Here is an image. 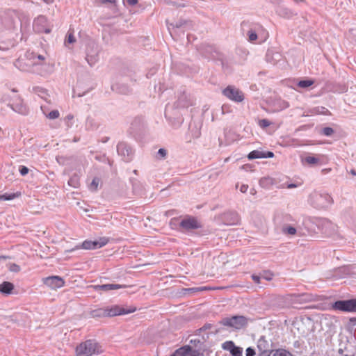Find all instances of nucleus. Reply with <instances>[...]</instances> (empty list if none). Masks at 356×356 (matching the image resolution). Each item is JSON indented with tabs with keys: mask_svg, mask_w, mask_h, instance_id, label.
I'll return each mask as SVG.
<instances>
[{
	"mask_svg": "<svg viewBox=\"0 0 356 356\" xmlns=\"http://www.w3.org/2000/svg\"><path fill=\"white\" fill-rule=\"evenodd\" d=\"M35 53L27 51L24 56L19 57L15 63V66L22 72H34V67L38 65L35 62Z\"/></svg>",
	"mask_w": 356,
	"mask_h": 356,
	"instance_id": "f257e3e1",
	"label": "nucleus"
},
{
	"mask_svg": "<svg viewBox=\"0 0 356 356\" xmlns=\"http://www.w3.org/2000/svg\"><path fill=\"white\" fill-rule=\"evenodd\" d=\"M308 202L314 208L323 209L330 207L333 200L327 193L314 191L309 195Z\"/></svg>",
	"mask_w": 356,
	"mask_h": 356,
	"instance_id": "f03ea898",
	"label": "nucleus"
},
{
	"mask_svg": "<svg viewBox=\"0 0 356 356\" xmlns=\"http://www.w3.org/2000/svg\"><path fill=\"white\" fill-rule=\"evenodd\" d=\"M102 352L101 346L94 340H87L76 348V356H92Z\"/></svg>",
	"mask_w": 356,
	"mask_h": 356,
	"instance_id": "7ed1b4c3",
	"label": "nucleus"
},
{
	"mask_svg": "<svg viewBox=\"0 0 356 356\" xmlns=\"http://www.w3.org/2000/svg\"><path fill=\"white\" fill-rule=\"evenodd\" d=\"M220 323L235 330H241L248 325V318L244 316H233L222 318Z\"/></svg>",
	"mask_w": 356,
	"mask_h": 356,
	"instance_id": "20e7f679",
	"label": "nucleus"
},
{
	"mask_svg": "<svg viewBox=\"0 0 356 356\" xmlns=\"http://www.w3.org/2000/svg\"><path fill=\"white\" fill-rule=\"evenodd\" d=\"M6 28L8 31L9 38L7 41H0V50L7 51L15 46V37L16 35L15 27L12 19L8 18L6 20Z\"/></svg>",
	"mask_w": 356,
	"mask_h": 356,
	"instance_id": "39448f33",
	"label": "nucleus"
},
{
	"mask_svg": "<svg viewBox=\"0 0 356 356\" xmlns=\"http://www.w3.org/2000/svg\"><path fill=\"white\" fill-rule=\"evenodd\" d=\"M332 309L344 312L356 313V298L337 300L332 304Z\"/></svg>",
	"mask_w": 356,
	"mask_h": 356,
	"instance_id": "423d86ee",
	"label": "nucleus"
},
{
	"mask_svg": "<svg viewBox=\"0 0 356 356\" xmlns=\"http://www.w3.org/2000/svg\"><path fill=\"white\" fill-rule=\"evenodd\" d=\"M8 106L19 114L26 115L29 113L28 107L24 104L23 100L17 95H13V99L12 102L8 103Z\"/></svg>",
	"mask_w": 356,
	"mask_h": 356,
	"instance_id": "0eeeda50",
	"label": "nucleus"
},
{
	"mask_svg": "<svg viewBox=\"0 0 356 356\" xmlns=\"http://www.w3.org/2000/svg\"><path fill=\"white\" fill-rule=\"evenodd\" d=\"M201 224L193 217H188L181 220L179 222V229L182 232H189L193 229L200 228Z\"/></svg>",
	"mask_w": 356,
	"mask_h": 356,
	"instance_id": "6e6552de",
	"label": "nucleus"
},
{
	"mask_svg": "<svg viewBox=\"0 0 356 356\" xmlns=\"http://www.w3.org/2000/svg\"><path fill=\"white\" fill-rule=\"evenodd\" d=\"M222 94L228 99L236 102H241L244 99L243 92L232 86H229L224 89Z\"/></svg>",
	"mask_w": 356,
	"mask_h": 356,
	"instance_id": "1a4fd4ad",
	"label": "nucleus"
},
{
	"mask_svg": "<svg viewBox=\"0 0 356 356\" xmlns=\"http://www.w3.org/2000/svg\"><path fill=\"white\" fill-rule=\"evenodd\" d=\"M33 27L35 32L40 33H44L48 34L51 31V29L47 24V18L42 15H40L35 19Z\"/></svg>",
	"mask_w": 356,
	"mask_h": 356,
	"instance_id": "9d476101",
	"label": "nucleus"
},
{
	"mask_svg": "<svg viewBox=\"0 0 356 356\" xmlns=\"http://www.w3.org/2000/svg\"><path fill=\"white\" fill-rule=\"evenodd\" d=\"M106 316L109 317L118 316V315H124L128 314L130 313H133L136 310V307H131L129 309H126L124 307H121L118 305L113 306L111 307H106Z\"/></svg>",
	"mask_w": 356,
	"mask_h": 356,
	"instance_id": "9b49d317",
	"label": "nucleus"
},
{
	"mask_svg": "<svg viewBox=\"0 0 356 356\" xmlns=\"http://www.w3.org/2000/svg\"><path fill=\"white\" fill-rule=\"evenodd\" d=\"M43 283L51 289L61 288L65 284L63 279L59 276H49L43 279Z\"/></svg>",
	"mask_w": 356,
	"mask_h": 356,
	"instance_id": "f8f14e48",
	"label": "nucleus"
},
{
	"mask_svg": "<svg viewBox=\"0 0 356 356\" xmlns=\"http://www.w3.org/2000/svg\"><path fill=\"white\" fill-rule=\"evenodd\" d=\"M108 242V239L105 237L95 241H85L82 243L81 248L85 250H95L104 246Z\"/></svg>",
	"mask_w": 356,
	"mask_h": 356,
	"instance_id": "ddd939ff",
	"label": "nucleus"
},
{
	"mask_svg": "<svg viewBox=\"0 0 356 356\" xmlns=\"http://www.w3.org/2000/svg\"><path fill=\"white\" fill-rule=\"evenodd\" d=\"M117 152L119 155L122 156V159L125 162H129L131 161L132 150L127 144L123 143L118 144Z\"/></svg>",
	"mask_w": 356,
	"mask_h": 356,
	"instance_id": "4468645a",
	"label": "nucleus"
},
{
	"mask_svg": "<svg viewBox=\"0 0 356 356\" xmlns=\"http://www.w3.org/2000/svg\"><path fill=\"white\" fill-rule=\"evenodd\" d=\"M301 163L303 165L315 166L321 164L320 156H314L312 154H307L305 156H300Z\"/></svg>",
	"mask_w": 356,
	"mask_h": 356,
	"instance_id": "2eb2a0df",
	"label": "nucleus"
},
{
	"mask_svg": "<svg viewBox=\"0 0 356 356\" xmlns=\"http://www.w3.org/2000/svg\"><path fill=\"white\" fill-rule=\"evenodd\" d=\"M172 356H199V352L190 346H184L176 350Z\"/></svg>",
	"mask_w": 356,
	"mask_h": 356,
	"instance_id": "dca6fc26",
	"label": "nucleus"
},
{
	"mask_svg": "<svg viewBox=\"0 0 356 356\" xmlns=\"http://www.w3.org/2000/svg\"><path fill=\"white\" fill-rule=\"evenodd\" d=\"M96 291H108L111 290H118L120 289L125 288V285H122L119 284H106L101 285H95L92 286Z\"/></svg>",
	"mask_w": 356,
	"mask_h": 356,
	"instance_id": "f3484780",
	"label": "nucleus"
},
{
	"mask_svg": "<svg viewBox=\"0 0 356 356\" xmlns=\"http://www.w3.org/2000/svg\"><path fill=\"white\" fill-rule=\"evenodd\" d=\"M291 300L293 302H299V303H303V302H307L312 300V296L308 293H301V294H291Z\"/></svg>",
	"mask_w": 356,
	"mask_h": 356,
	"instance_id": "a211bd4d",
	"label": "nucleus"
},
{
	"mask_svg": "<svg viewBox=\"0 0 356 356\" xmlns=\"http://www.w3.org/2000/svg\"><path fill=\"white\" fill-rule=\"evenodd\" d=\"M257 348L262 354L267 353L270 350V344L264 336H261L259 339Z\"/></svg>",
	"mask_w": 356,
	"mask_h": 356,
	"instance_id": "6ab92c4d",
	"label": "nucleus"
},
{
	"mask_svg": "<svg viewBox=\"0 0 356 356\" xmlns=\"http://www.w3.org/2000/svg\"><path fill=\"white\" fill-rule=\"evenodd\" d=\"M32 92L37 94L42 99L46 102H49L48 97H49L47 90L40 86H33L32 88Z\"/></svg>",
	"mask_w": 356,
	"mask_h": 356,
	"instance_id": "aec40b11",
	"label": "nucleus"
},
{
	"mask_svg": "<svg viewBox=\"0 0 356 356\" xmlns=\"http://www.w3.org/2000/svg\"><path fill=\"white\" fill-rule=\"evenodd\" d=\"M112 89L122 95H127L131 92V89L125 84L113 85Z\"/></svg>",
	"mask_w": 356,
	"mask_h": 356,
	"instance_id": "412c9836",
	"label": "nucleus"
},
{
	"mask_svg": "<svg viewBox=\"0 0 356 356\" xmlns=\"http://www.w3.org/2000/svg\"><path fill=\"white\" fill-rule=\"evenodd\" d=\"M86 60L90 66L95 65L98 60V54L97 51L90 52L89 49H88L86 52Z\"/></svg>",
	"mask_w": 356,
	"mask_h": 356,
	"instance_id": "4be33fe9",
	"label": "nucleus"
},
{
	"mask_svg": "<svg viewBox=\"0 0 356 356\" xmlns=\"http://www.w3.org/2000/svg\"><path fill=\"white\" fill-rule=\"evenodd\" d=\"M14 289V285L9 282H3L0 284V292L3 294H10Z\"/></svg>",
	"mask_w": 356,
	"mask_h": 356,
	"instance_id": "5701e85b",
	"label": "nucleus"
},
{
	"mask_svg": "<svg viewBox=\"0 0 356 356\" xmlns=\"http://www.w3.org/2000/svg\"><path fill=\"white\" fill-rule=\"evenodd\" d=\"M90 315L92 318L107 317L106 308H98L93 309L90 312Z\"/></svg>",
	"mask_w": 356,
	"mask_h": 356,
	"instance_id": "b1692460",
	"label": "nucleus"
},
{
	"mask_svg": "<svg viewBox=\"0 0 356 356\" xmlns=\"http://www.w3.org/2000/svg\"><path fill=\"white\" fill-rule=\"evenodd\" d=\"M264 156H264V152L259 151V150L252 151L248 155V158L250 160L264 158Z\"/></svg>",
	"mask_w": 356,
	"mask_h": 356,
	"instance_id": "393cba45",
	"label": "nucleus"
},
{
	"mask_svg": "<svg viewBox=\"0 0 356 356\" xmlns=\"http://www.w3.org/2000/svg\"><path fill=\"white\" fill-rule=\"evenodd\" d=\"M275 106L277 107V111H282L286 109L289 107V104L288 102L282 99H279L275 104Z\"/></svg>",
	"mask_w": 356,
	"mask_h": 356,
	"instance_id": "a878e982",
	"label": "nucleus"
},
{
	"mask_svg": "<svg viewBox=\"0 0 356 356\" xmlns=\"http://www.w3.org/2000/svg\"><path fill=\"white\" fill-rule=\"evenodd\" d=\"M41 109L42 110L43 113L50 120L56 119L60 115L59 111L58 110L51 111L48 114H47L44 111L43 106H41Z\"/></svg>",
	"mask_w": 356,
	"mask_h": 356,
	"instance_id": "bb28decb",
	"label": "nucleus"
},
{
	"mask_svg": "<svg viewBox=\"0 0 356 356\" xmlns=\"http://www.w3.org/2000/svg\"><path fill=\"white\" fill-rule=\"evenodd\" d=\"M314 81L312 79L301 80L298 81L297 86L302 88H307L314 84Z\"/></svg>",
	"mask_w": 356,
	"mask_h": 356,
	"instance_id": "cd10ccee",
	"label": "nucleus"
},
{
	"mask_svg": "<svg viewBox=\"0 0 356 356\" xmlns=\"http://www.w3.org/2000/svg\"><path fill=\"white\" fill-rule=\"evenodd\" d=\"M68 184L74 188H78L79 186V178L77 175L71 177L68 181Z\"/></svg>",
	"mask_w": 356,
	"mask_h": 356,
	"instance_id": "c85d7f7f",
	"label": "nucleus"
},
{
	"mask_svg": "<svg viewBox=\"0 0 356 356\" xmlns=\"http://www.w3.org/2000/svg\"><path fill=\"white\" fill-rule=\"evenodd\" d=\"M273 184V179L270 177H263L259 180V185L261 187H268Z\"/></svg>",
	"mask_w": 356,
	"mask_h": 356,
	"instance_id": "c756f323",
	"label": "nucleus"
},
{
	"mask_svg": "<svg viewBox=\"0 0 356 356\" xmlns=\"http://www.w3.org/2000/svg\"><path fill=\"white\" fill-rule=\"evenodd\" d=\"M99 182L100 179L99 177H95L89 185V189L93 192L96 191L98 188Z\"/></svg>",
	"mask_w": 356,
	"mask_h": 356,
	"instance_id": "7c9ffc66",
	"label": "nucleus"
},
{
	"mask_svg": "<svg viewBox=\"0 0 356 356\" xmlns=\"http://www.w3.org/2000/svg\"><path fill=\"white\" fill-rule=\"evenodd\" d=\"M18 196L19 195L16 193H5L0 195V202L6 200H12Z\"/></svg>",
	"mask_w": 356,
	"mask_h": 356,
	"instance_id": "2f4dec72",
	"label": "nucleus"
},
{
	"mask_svg": "<svg viewBox=\"0 0 356 356\" xmlns=\"http://www.w3.org/2000/svg\"><path fill=\"white\" fill-rule=\"evenodd\" d=\"M235 344L232 341H227L222 343V348L229 353L232 350V348H234Z\"/></svg>",
	"mask_w": 356,
	"mask_h": 356,
	"instance_id": "473e14b6",
	"label": "nucleus"
},
{
	"mask_svg": "<svg viewBox=\"0 0 356 356\" xmlns=\"http://www.w3.org/2000/svg\"><path fill=\"white\" fill-rule=\"evenodd\" d=\"M273 356H293V355L284 349H278L274 352Z\"/></svg>",
	"mask_w": 356,
	"mask_h": 356,
	"instance_id": "72a5a7b5",
	"label": "nucleus"
},
{
	"mask_svg": "<svg viewBox=\"0 0 356 356\" xmlns=\"http://www.w3.org/2000/svg\"><path fill=\"white\" fill-rule=\"evenodd\" d=\"M283 233L289 235H294L296 233V229L292 226H285L282 228Z\"/></svg>",
	"mask_w": 356,
	"mask_h": 356,
	"instance_id": "f704fd0d",
	"label": "nucleus"
},
{
	"mask_svg": "<svg viewBox=\"0 0 356 356\" xmlns=\"http://www.w3.org/2000/svg\"><path fill=\"white\" fill-rule=\"evenodd\" d=\"M242 352V348L235 346L234 348H232L230 353L232 356H243Z\"/></svg>",
	"mask_w": 356,
	"mask_h": 356,
	"instance_id": "c9c22d12",
	"label": "nucleus"
},
{
	"mask_svg": "<svg viewBox=\"0 0 356 356\" xmlns=\"http://www.w3.org/2000/svg\"><path fill=\"white\" fill-rule=\"evenodd\" d=\"M258 124L261 128H266L271 124V122L267 119H261L259 120Z\"/></svg>",
	"mask_w": 356,
	"mask_h": 356,
	"instance_id": "e433bc0d",
	"label": "nucleus"
},
{
	"mask_svg": "<svg viewBox=\"0 0 356 356\" xmlns=\"http://www.w3.org/2000/svg\"><path fill=\"white\" fill-rule=\"evenodd\" d=\"M8 269L11 272L18 273L20 271V266L16 264H10L8 265Z\"/></svg>",
	"mask_w": 356,
	"mask_h": 356,
	"instance_id": "4c0bfd02",
	"label": "nucleus"
},
{
	"mask_svg": "<svg viewBox=\"0 0 356 356\" xmlns=\"http://www.w3.org/2000/svg\"><path fill=\"white\" fill-rule=\"evenodd\" d=\"M248 40L250 42H254L257 39V33L252 30H250L248 31Z\"/></svg>",
	"mask_w": 356,
	"mask_h": 356,
	"instance_id": "58836bf2",
	"label": "nucleus"
},
{
	"mask_svg": "<svg viewBox=\"0 0 356 356\" xmlns=\"http://www.w3.org/2000/svg\"><path fill=\"white\" fill-rule=\"evenodd\" d=\"M321 133L326 136H330L334 133V129L331 127H325L322 129Z\"/></svg>",
	"mask_w": 356,
	"mask_h": 356,
	"instance_id": "ea45409f",
	"label": "nucleus"
},
{
	"mask_svg": "<svg viewBox=\"0 0 356 356\" xmlns=\"http://www.w3.org/2000/svg\"><path fill=\"white\" fill-rule=\"evenodd\" d=\"M13 99V96L11 97L10 95L5 94L3 95L1 98V102L7 104V105L8 106V103L12 102Z\"/></svg>",
	"mask_w": 356,
	"mask_h": 356,
	"instance_id": "a19ab883",
	"label": "nucleus"
},
{
	"mask_svg": "<svg viewBox=\"0 0 356 356\" xmlns=\"http://www.w3.org/2000/svg\"><path fill=\"white\" fill-rule=\"evenodd\" d=\"M159 159H165L167 154V151L163 148H160L157 152Z\"/></svg>",
	"mask_w": 356,
	"mask_h": 356,
	"instance_id": "79ce46f5",
	"label": "nucleus"
},
{
	"mask_svg": "<svg viewBox=\"0 0 356 356\" xmlns=\"http://www.w3.org/2000/svg\"><path fill=\"white\" fill-rule=\"evenodd\" d=\"M73 118H74V116L71 114H69L65 117V120L66 122L67 127H72V123L71 121L73 120Z\"/></svg>",
	"mask_w": 356,
	"mask_h": 356,
	"instance_id": "37998d69",
	"label": "nucleus"
},
{
	"mask_svg": "<svg viewBox=\"0 0 356 356\" xmlns=\"http://www.w3.org/2000/svg\"><path fill=\"white\" fill-rule=\"evenodd\" d=\"M19 172L22 176H24L28 174L29 172V168L26 166L21 165L19 166Z\"/></svg>",
	"mask_w": 356,
	"mask_h": 356,
	"instance_id": "c03bdc74",
	"label": "nucleus"
},
{
	"mask_svg": "<svg viewBox=\"0 0 356 356\" xmlns=\"http://www.w3.org/2000/svg\"><path fill=\"white\" fill-rule=\"evenodd\" d=\"M245 355L246 356H254L255 355V351L253 348L249 347L246 349Z\"/></svg>",
	"mask_w": 356,
	"mask_h": 356,
	"instance_id": "a18cd8bd",
	"label": "nucleus"
},
{
	"mask_svg": "<svg viewBox=\"0 0 356 356\" xmlns=\"http://www.w3.org/2000/svg\"><path fill=\"white\" fill-rule=\"evenodd\" d=\"M278 13L281 15L288 16V13H289V11L286 8H280L278 10Z\"/></svg>",
	"mask_w": 356,
	"mask_h": 356,
	"instance_id": "49530a36",
	"label": "nucleus"
},
{
	"mask_svg": "<svg viewBox=\"0 0 356 356\" xmlns=\"http://www.w3.org/2000/svg\"><path fill=\"white\" fill-rule=\"evenodd\" d=\"M66 41H67V42L71 44V43H73L75 42V38H74V35L70 33V34H68Z\"/></svg>",
	"mask_w": 356,
	"mask_h": 356,
	"instance_id": "de8ad7c7",
	"label": "nucleus"
},
{
	"mask_svg": "<svg viewBox=\"0 0 356 356\" xmlns=\"http://www.w3.org/2000/svg\"><path fill=\"white\" fill-rule=\"evenodd\" d=\"M252 279L254 282V283H256V284H259L260 283V279H261L260 276L256 275H252Z\"/></svg>",
	"mask_w": 356,
	"mask_h": 356,
	"instance_id": "09e8293b",
	"label": "nucleus"
},
{
	"mask_svg": "<svg viewBox=\"0 0 356 356\" xmlns=\"http://www.w3.org/2000/svg\"><path fill=\"white\" fill-rule=\"evenodd\" d=\"M248 189V185H247V184H242L240 187V191L243 193H246Z\"/></svg>",
	"mask_w": 356,
	"mask_h": 356,
	"instance_id": "8fccbe9b",
	"label": "nucleus"
},
{
	"mask_svg": "<svg viewBox=\"0 0 356 356\" xmlns=\"http://www.w3.org/2000/svg\"><path fill=\"white\" fill-rule=\"evenodd\" d=\"M264 158H273L274 156V154L272 152L268 151V152H264Z\"/></svg>",
	"mask_w": 356,
	"mask_h": 356,
	"instance_id": "3c124183",
	"label": "nucleus"
},
{
	"mask_svg": "<svg viewBox=\"0 0 356 356\" xmlns=\"http://www.w3.org/2000/svg\"><path fill=\"white\" fill-rule=\"evenodd\" d=\"M127 2L130 6H134L138 3V0H127Z\"/></svg>",
	"mask_w": 356,
	"mask_h": 356,
	"instance_id": "603ef678",
	"label": "nucleus"
},
{
	"mask_svg": "<svg viewBox=\"0 0 356 356\" xmlns=\"http://www.w3.org/2000/svg\"><path fill=\"white\" fill-rule=\"evenodd\" d=\"M35 55H36L35 58H38L40 60H44L45 59V57L43 55L37 54H35Z\"/></svg>",
	"mask_w": 356,
	"mask_h": 356,
	"instance_id": "864d4df0",
	"label": "nucleus"
},
{
	"mask_svg": "<svg viewBox=\"0 0 356 356\" xmlns=\"http://www.w3.org/2000/svg\"><path fill=\"white\" fill-rule=\"evenodd\" d=\"M102 2L114 3L115 2V0H102Z\"/></svg>",
	"mask_w": 356,
	"mask_h": 356,
	"instance_id": "5fc2aeb1",
	"label": "nucleus"
},
{
	"mask_svg": "<svg viewBox=\"0 0 356 356\" xmlns=\"http://www.w3.org/2000/svg\"><path fill=\"white\" fill-rule=\"evenodd\" d=\"M298 186V185L295 184H290L287 186V188H296Z\"/></svg>",
	"mask_w": 356,
	"mask_h": 356,
	"instance_id": "6e6d98bb",
	"label": "nucleus"
},
{
	"mask_svg": "<svg viewBox=\"0 0 356 356\" xmlns=\"http://www.w3.org/2000/svg\"><path fill=\"white\" fill-rule=\"evenodd\" d=\"M263 278L269 281V280H272V275H266V276H263Z\"/></svg>",
	"mask_w": 356,
	"mask_h": 356,
	"instance_id": "4d7b16f0",
	"label": "nucleus"
},
{
	"mask_svg": "<svg viewBox=\"0 0 356 356\" xmlns=\"http://www.w3.org/2000/svg\"><path fill=\"white\" fill-rule=\"evenodd\" d=\"M47 4H51L54 2V0H43Z\"/></svg>",
	"mask_w": 356,
	"mask_h": 356,
	"instance_id": "13d9d810",
	"label": "nucleus"
},
{
	"mask_svg": "<svg viewBox=\"0 0 356 356\" xmlns=\"http://www.w3.org/2000/svg\"><path fill=\"white\" fill-rule=\"evenodd\" d=\"M350 321L355 324L356 323V318H350Z\"/></svg>",
	"mask_w": 356,
	"mask_h": 356,
	"instance_id": "bf43d9fd",
	"label": "nucleus"
},
{
	"mask_svg": "<svg viewBox=\"0 0 356 356\" xmlns=\"http://www.w3.org/2000/svg\"><path fill=\"white\" fill-rule=\"evenodd\" d=\"M351 174L353 175H356V171L355 170H351Z\"/></svg>",
	"mask_w": 356,
	"mask_h": 356,
	"instance_id": "052dcab7",
	"label": "nucleus"
},
{
	"mask_svg": "<svg viewBox=\"0 0 356 356\" xmlns=\"http://www.w3.org/2000/svg\"><path fill=\"white\" fill-rule=\"evenodd\" d=\"M209 327H210V325L204 326L203 328H204V329H207V328H209Z\"/></svg>",
	"mask_w": 356,
	"mask_h": 356,
	"instance_id": "680f3d73",
	"label": "nucleus"
},
{
	"mask_svg": "<svg viewBox=\"0 0 356 356\" xmlns=\"http://www.w3.org/2000/svg\"><path fill=\"white\" fill-rule=\"evenodd\" d=\"M294 1L298 2V1H303L304 0H294Z\"/></svg>",
	"mask_w": 356,
	"mask_h": 356,
	"instance_id": "e2e57ef3",
	"label": "nucleus"
},
{
	"mask_svg": "<svg viewBox=\"0 0 356 356\" xmlns=\"http://www.w3.org/2000/svg\"><path fill=\"white\" fill-rule=\"evenodd\" d=\"M134 172L136 175V174H137V170H134Z\"/></svg>",
	"mask_w": 356,
	"mask_h": 356,
	"instance_id": "0e129e2a",
	"label": "nucleus"
},
{
	"mask_svg": "<svg viewBox=\"0 0 356 356\" xmlns=\"http://www.w3.org/2000/svg\"><path fill=\"white\" fill-rule=\"evenodd\" d=\"M1 132V129L0 128V133Z\"/></svg>",
	"mask_w": 356,
	"mask_h": 356,
	"instance_id": "69168bd1",
	"label": "nucleus"
},
{
	"mask_svg": "<svg viewBox=\"0 0 356 356\" xmlns=\"http://www.w3.org/2000/svg\"><path fill=\"white\" fill-rule=\"evenodd\" d=\"M267 356H270V355H269V354H268V355H267Z\"/></svg>",
	"mask_w": 356,
	"mask_h": 356,
	"instance_id": "338daca9",
	"label": "nucleus"
}]
</instances>
